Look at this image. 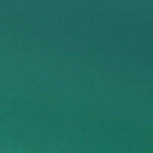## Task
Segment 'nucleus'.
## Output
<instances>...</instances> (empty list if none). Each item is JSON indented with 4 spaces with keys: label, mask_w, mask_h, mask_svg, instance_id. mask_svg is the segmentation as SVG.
<instances>
[{
    "label": "nucleus",
    "mask_w": 153,
    "mask_h": 153,
    "mask_svg": "<svg viewBox=\"0 0 153 153\" xmlns=\"http://www.w3.org/2000/svg\"><path fill=\"white\" fill-rule=\"evenodd\" d=\"M116 126V123H115V126ZM116 139V138H115V140Z\"/></svg>",
    "instance_id": "obj_1"
},
{
    "label": "nucleus",
    "mask_w": 153,
    "mask_h": 153,
    "mask_svg": "<svg viewBox=\"0 0 153 153\" xmlns=\"http://www.w3.org/2000/svg\"><path fill=\"white\" fill-rule=\"evenodd\" d=\"M115 52H116V51H115Z\"/></svg>",
    "instance_id": "obj_2"
}]
</instances>
